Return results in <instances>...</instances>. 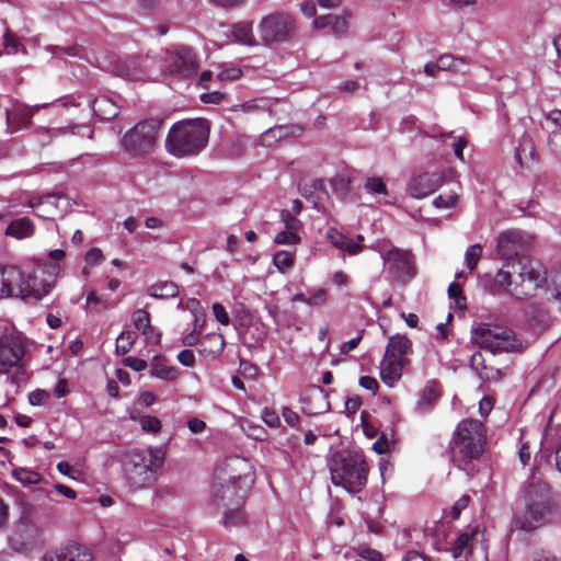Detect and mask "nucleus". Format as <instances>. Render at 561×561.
<instances>
[{
  "label": "nucleus",
  "instance_id": "e433bc0d",
  "mask_svg": "<svg viewBox=\"0 0 561 561\" xmlns=\"http://www.w3.org/2000/svg\"><path fill=\"white\" fill-rule=\"evenodd\" d=\"M245 522V515L243 511L238 506L232 510H227L224 513V526L228 529H231L233 527H238L242 525Z\"/></svg>",
  "mask_w": 561,
  "mask_h": 561
},
{
  "label": "nucleus",
  "instance_id": "2eb2a0df",
  "mask_svg": "<svg viewBox=\"0 0 561 561\" xmlns=\"http://www.w3.org/2000/svg\"><path fill=\"white\" fill-rule=\"evenodd\" d=\"M163 67L173 76L188 78L196 72L198 65L191 48L186 46H172L165 49Z\"/></svg>",
  "mask_w": 561,
  "mask_h": 561
},
{
  "label": "nucleus",
  "instance_id": "a878e982",
  "mask_svg": "<svg viewBox=\"0 0 561 561\" xmlns=\"http://www.w3.org/2000/svg\"><path fill=\"white\" fill-rule=\"evenodd\" d=\"M439 397V388L436 381H427L417 402H416V411L419 413H427L430 412L435 402Z\"/></svg>",
  "mask_w": 561,
  "mask_h": 561
},
{
  "label": "nucleus",
  "instance_id": "9d476101",
  "mask_svg": "<svg viewBox=\"0 0 561 561\" xmlns=\"http://www.w3.org/2000/svg\"><path fill=\"white\" fill-rule=\"evenodd\" d=\"M370 248L379 253L385 268L397 282L405 284L414 277L415 270L409 251L394 247L388 240H378Z\"/></svg>",
  "mask_w": 561,
  "mask_h": 561
},
{
  "label": "nucleus",
  "instance_id": "bb28decb",
  "mask_svg": "<svg viewBox=\"0 0 561 561\" xmlns=\"http://www.w3.org/2000/svg\"><path fill=\"white\" fill-rule=\"evenodd\" d=\"M90 107L94 115L102 119H110L118 114V107L106 95H101L92 100Z\"/></svg>",
  "mask_w": 561,
  "mask_h": 561
},
{
  "label": "nucleus",
  "instance_id": "8fccbe9b",
  "mask_svg": "<svg viewBox=\"0 0 561 561\" xmlns=\"http://www.w3.org/2000/svg\"><path fill=\"white\" fill-rule=\"evenodd\" d=\"M280 221L284 224L285 229L299 230L301 227L300 220H298L289 210L284 209L279 215Z\"/></svg>",
  "mask_w": 561,
  "mask_h": 561
},
{
  "label": "nucleus",
  "instance_id": "5701e85b",
  "mask_svg": "<svg viewBox=\"0 0 561 561\" xmlns=\"http://www.w3.org/2000/svg\"><path fill=\"white\" fill-rule=\"evenodd\" d=\"M7 283L9 299H21L24 301V291L25 278H24V264L22 265H7Z\"/></svg>",
  "mask_w": 561,
  "mask_h": 561
},
{
  "label": "nucleus",
  "instance_id": "0e129e2a",
  "mask_svg": "<svg viewBox=\"0 0 561 561\" xmlns=\"http://www.w3.org/2000/svg\"><path fill=\"white\" fill-rule=\"evenodd\" d=\"M125 365L135 371H142L148 367L147 362L138 357H127Z\"/></svg>",
  "mask_w": 561,
  "mask_h": 561
},
{
  "label": "nucleus",
  "instance_id": "a211bd4d",
  "mask_svg": "<svg viewBox=\"0 0 561 561\" xmlns=\"http://www.w3.org/2000/svg\"><path fill=\"white\" fill-rule=\"evenodd\" d=\"M92 551L84 545L69 540L43 554L42 561H93Z\"/></svg>",
  "mask_w": 561,
  "mask_h": 561
},
{
  "label": "nucleus",
  "instance_id": "dca6fc26",
  "mask_svg": "<svg viewBox=\"0 0 561 561\" xmlns=\"http://www.w3.org/2000/svg\"><path fill=\"white\" fill-rule=\"evenodd\" d=\"M219 479L247 491L254 482L253 467L251 462L240 456L228 457L219 469Z\"/></svg>",
  "mask_w": 561,
  "mask_h": 561
},
{
  "label": "nucleus",
  "instance_id": "09e8293b",
  "mask_svg": "<svg viewBox=\"0 0 561 561\" xmlns=\"http://www.w3.org/2000/svg\"><path fill=\"white\" fill-rule=\"evenodd\" d=\"M3 46L7 54H16L20 50L21 43L9 31L3 35Z\"/></svg>",
  "mask_w": 561,
  "mask_h": 561
},
{
  "label": "nucleus",
  "instance_id": "7c9ffc66",
  "mask_svg": "<svg viewBox=\"0 0 561 561\" xmlns=\"http://www.w3.org/2000/svg\"><path fill=\"white\" fill-rule=\"evenodd\" d=\"M438 70L453 71L466 73L468 71V64L462 58H455L451 55H443L436 60Z\"/></svg>",
  "mask_w": 561,
  "mask_h": 561
},
{
  "label": "nucleus",
  "instance_id": "f8f14e48",
  "mask_svg": "<svg viewBox=\"0 0 561 561\" xmlns=\"http://www.w3.org/2000/svg\"><path fill=\"white\" fill-rule=\"evenodd\" d=\"M445 551L450 553L453 559L465 556L467 561H488L484 534L479 526L459 534Z\"/></svg>",
  "mask_w": 561,
  "mask_h": 561
},
{
  "label": "nucleus",
  "instance_id": "de8ad7c7",
  "mask_svg": "<svg viewBox=\"0 0 561 561\" xmlns=\"http://www.w3.org/2000/svg\"><path fill=\"white\" fill-rule=\"evenodd\" d=\"M357 556L368 561H381L382 554L373 548L366 546H359L355 549Z\"/></svg>",
  "mask_w": 561,
  "mask_h": 561
},
{
  "label": "nucleus",
  "instance_id": "a18cd8bd",
  "mask_svg": "<svg viewBox=\"0 0 561 561\" xmlns=\"http://www.w3.org/2000/svg\"><path fill=\"white\" fill-rule=\"evenodd\" d=\"M133 321H134L135 328L139 332H141L142 330H146L147 328H149L151 325L149 313L142 309H138L134 312Z\"/></svg>",
  "mask_w": 561,
  "mask_h": 561
},
{
  "label": "nucleus",
  "instance_id": "20e7f679",
  "mask_svg": "<svg viewBox=\"0 0 561 561\" xmlns=\"http://www.w3.org/2000/svg\"><path fill=\"white\" fill-rule=\"evenodd\" d=\"M330 474L334 485L357 493L367 483L368 467L360 453H337L331 459Z\"/></svg>",
  "mask_w": 561,
  "mask_h": 561
},
{
  "label": "nucleus",
  "instance_id": "7ed1b4c3",
  "mask_svg": "<svg viewBox=\"0 0 561 561\" xmlns=\"http://www.w3.org/2000/svg\"><path fill=\"white\" fill-rule=\"evenodd\" d=\"M165 450L162 447L134 448L124 453L122 466L129 484L144 488L153 480L156 472L163 466Z\"/></svg>",
  "mask_w": 561,
  "mask_h": 561
},
{
  "label": "nucleus",
  "instance_id": "b1692460",
  "mask_svg": "<svg viewBox=\"0 0 561 561\" xmlns=\"http://www.w3.org/2000/svg\"><path fill=\"white\" fill-rule=\"evenodd\" d=\"M100 67L115 76L126 80H137L139 78L135 69V59L129 58L125 61H110L108 64H100Z\"/></svg>",
  "mask_w": 561,
  "mask_h": 561
},
{
  "label": "nucleus",
  "instance_id": "338daca9",
  "mask_svg": "<svg viewBox=\"0 0 561 561\" xmlns=\"http://www.w3.org/2000/svg\"><path fill=\"white\" fill-rule=\"evenodd\" d=\"M178 360L185 367H192L195 363L194 353L191 350H182L178 354Z\"/></svg>",
  "mask_w": 561,
  "mask_h": 561
},
{
  "label": "nucleus",
  "instance_id": "e2e57ef3",
  "mask_svg": "<svg viewBox=\"0 0 561 561\" xmlns=\"http://www.w3.org/2000/svg\"><path fill=\"white\" fill-rule=\"evenodd\" d=\"M141 334L145 336L146 343L148 344L157 345L160 343L161 333L151 325L146 330H142Z\"/></svg>",
  "mask_w": 561,
  "mask_h": 561
},
{
  "label": "nucleus",
  "instance_id": "cd10ccee",
  "mask_svg": "<svg viewBox=\"0 0 561 561\" xmlns=\"http://www.w3.org/2000/svg\"><path fill=\"white\" fill-rule=\"evenodd\" d=\"M313 25L318 30L331 27L332 32L336 36H342L347 28V23L345 19L333 14H327L317 18L313 21Z\"/></svg>",
  "mask_w": 561,
  "mask_h": 561
},
{
  "label": "nucleus",
  "instance_id": "412c9836",
  "mask_svg": "<svg viewBox=\"0 0 561 561\" xmlns=\"http://www.w3.org/2000/svg\"><path fill=\"white\" fill-rule=\"evenodd\" d=\"M327 240L331 245L351 256L358 255L363 251L362 244L346 237L335 228L328 229Z\"/></svg>",
  "mask_w": 561,
  "mask_h": 561
},
{
  "label": "nucleus",
  "instance_id": "72a5a7b5",
  "mask_svg": "<svg viewBox=\"0 0 561 561\" xmlns=\"http://www.w3.org/2000/svg\"><path fill=\"white\" fill-rule=\"evenodd\" d=\"M12 478L25 486L37 484L42 480V476L37 471L26 468L13 469Z\"/></svg>",
  "mask_w": 561,
  "mask_h": 561
},
{
  "label": "nucleus",
  "instance_id": "37998d69",
  "mask_svg": "<svg viewBox=\"0 0 561 561\" xmlns=\"http://www.w3.org/2000/svg\"><path fill=\"white\" fill-rule=\"evenodd\" d=\"M241 69L237 66H225L217 75L219 81H233L241 77Z\"/></svg>",
  "mask_w": 561,
  "mask_h": 561
},
{
  "label": "nucleus",
  "instance_id": "a19ab883",
  "mask_svg": "<svg viewBox=\"0 0 561 561\" xmlns=\"http://www.w3.org/2000/svg\"><path fill=\"white\" fill-rule=\"evenodd\" d=\"M366 192L370 194L386 195L387 187L380 178L371 176L368 178L364 185Z\"/></svg>",
  "mask_w": 561,
  "mask_h": 561
},
{
  "label": "nucleus",
  "instance_id": "f257e3e1",
  "mask_svg": "<svg viewBox=\"0 0 561 561\" xmlns=\"http://www.w3.org/2000/svg\"><path fill=\"white\" fill-rule=\"evenodd\" d=\"M531 237L520 230L503 231L496 239L497 254L505 260L494 275L492 290L513 300H527L540 290H550L548 272L537 260L515 261L530 244Z\"/></svg>",
  "mask_w": 561,
  "mask_h": 561
},
{
  "label": "nucleus",
  "instance_id": "6e6552de",
  "mask_svg": "<svg viewBox=\"0 0 561 561\" xmlns=\"http://www.w3.org/2000/svg\"><path fill=\"white\" fill-rule=\"evenodd\" d=\"M471 341L480 348L496 353L520 352L525 346L510 328L497 324H480L471 331Z\"/></svg>",
  "mask_w": 561,
  "mask_h": 561
},
{
  "label": "nucleus",
  "instance_id": "c9c22d12",
  "mask_svg": "<svg viewBox=\"0 0 561 561\" xmlns=\"http://www.w3.org/2000/svg\"><path fill=\"white\" fill-rule=\"evenodd\" d=\"M273 264L279 273L285 274L294 264V254L285 250H278L273 255Z\"/></svg>",
  "mask_w": 561,
  "mask_h": 561
},
{
  "label": "nucleus",
  "instance_id": "ea45409f",
  "mask_svg": "<svg viewBox=\"0 0 561 561\" xmlns=\"http://www.w3.org/2000/svg\"><path fill=\"white\" fill-rule=\"evenodd\" d=\"M134 344V333L131 332H122L116 339V352L118 354L125 355L129 352Z\"/></svg>",
  "mask_w": 561,
  "mask_h": 561
},
{
  "label": "nucleus",
  "instance_id": "4be33fe9",
  "mask_svg": "<svg viewBox=\"0 0 561 561\" xmlns=\"http://www.w3.org/2000/svg\"><path fill=\"white\" fill-rule=\"evenodd\" d=\"M404 365L405 363L385 355L379 366L382 382L390 388L394 387L402 376Z\"/></svg>",
  "mask_w": 561,
  "mask_h": 561
},
{
  "label": "nucleus",
  "instance_id": "052dcab7",
  "mask_svg": "<svg viewBox=\"0 0 561 561\" xmlns=\"http://www.w3.org/2000/svg\"><path fill=\"white\" fill-rule=\"evenodd\" d=\"M282 415L286 424L290 427H295L299 423L300 417L298 413L288 407L283 408Z\"/></svg>",
  "mask_w": 561,
  "mask_h": 561
},
{
  "label": "nucleus",
  "instance_id": "f3484780",
  "mask_svg": "<svg viewBox=\"0 0 561 561\" xmlns=\"http://www.w3.org/2000/svg\"><path fill=\"white\" fill-rule=\"evenodd\" d=\"M27 206L35 209L36 216L43 219H54L70 207L69 199L62 194H49L41 197H31Z\"/></svg>",
  "mask_w": 561,
  "mask_h": 561
},
{
  "label": "nucleus",
  "instance_id": "ddd939ff",
  "mask_svg": "<svg viewBox=\"0 0 561 561\" xmlns=\"http://www.w3.org/2000/svg\"><path fill=\"white\" fill-rule=\"evenodd\" d=\"M8 543L10 548L20 553H28L44 545L42 528L27 515L16 522Z\"/></svg>",
  "mask_w": 561,
  "mask_h": 561
},
{
  "label": "nucleus",
  "instance_id": "774afa93",
  "mask_svg": "<svg viewBox=\"0 0 561 561\" xmlns=\"http://www.w3.org/2000/svg\"><path fill=\"white\" fill-rule=\"evenodd\" d=\"M549 142L554 151L561 152V128L550 130Z\"/></svg>",
  "mask_w": 561,
  "mask_h": 561
},
{
  "label": "nucleus",
  "instance_id": "39448f33",
  "mask_svg": "<svg viewBox=\"0 0 561 561\" xmlns=\"http://www.w3.org/2000/svg\"><path fill=\"white\" fill-rule=\"evenodd\" d=\"M483 424L477 420L460 422L454 433L451 454L458 467L465 469L470 461L478 459L484 449Z\"/></svg>",
  "mask_w": 561,
  "mask_h": 561
},
{
  "label": "nucleus",
  "instance_id": "58836bf2",
  "mask_svg": "<svg viewBox=\"0 0 561 561\" xmlns=\"http://www.w3.org/2000/svg\"><path fill=\"white\" fill-rule=\"evenodd\" d=\"M298 230L284 229L275 236V243L285 245H296L300 242Z\"/></svg>",
  "mask_w": 561,
  "mask_h": 561
},
{
  "label": "nucleus",
  "instance_id": "6ab92c4d",
  "mask_svg": "<svg viewBox=\"0 0 561 561\" xmlns=\"http://www.w3.org/2000/svg\"><path fill=\"white\" fill-rule=\"evenodd\" d=\"M443 181L439 173H423L410 180L408 190L413 198L421 199L434 193Z\"/></svg>",
  "mask_w": 561,
  "mask_h": 561
},
{
  "label": "nucleus",
  "instance_id": "2f4dec72",
  "mask_svg": "<svg viewBox=\"0 0 561 561\" xmlns=\"http://www.w3.org/2000/svg\"><path fill=\"white\" fill-rule=\"evenodd\" d=\"M232 36L237 43L241 45L253 46L256 44L252 32V23L251 22H239L236 23L232 27Z\"/></svg>",
  "mask_w": 561,
  "mask_h": 561
},
{
  "label": "nucleus",
  "instance_id": "393cba45",
  "mask_svg": "<svg viewBox=\"0 0 561 561\" xmlns=\"http://www.w3.org/2000/svg\"><path fill=\"white\" fill-rule=\"evenodd\" d=\"M35 232V225L27 217L15 219L9 224L5 229V236L12 237L16 240L30 238Z\"/></svg>",
  "mask_w": 561,
  "mask_h": 561
},
{
  "label": "nucleus",
  "instance_id": "6e6d98bb",
  "mask_svg": "<svg viewBox=\"0 0 561 561\" xmlns=\"http://www.w3.org/2000/svg\"><path fill=\"white\" fill-rule=\"evenodd\" d=\"M49 399V393L42 389H36L28 394V402L32 405H42Z\"/></svg>",
  "mask_w": 561,
  "mask_h": 561
},
{
  "label": "nucleus",
  "instance_id": "473e14b6",
  "mask_svg": "<svg viewBox=\"0 0 561 561\" xmlns=\"http://www.w3.org/2000/svg\"><path fill=\"white\" fill-rule=\"evenodd\" d=\"M225 340L220 333H209L204 337L199 350L203 354L216 355L224 351Z\"/></svg>",
  "mask_w": 561,
  "mask_h": 561
},
{
  "label": "nucleus",
  "instance_id": "4468645a",
  "mask_svg": "<svg viewBox=\"0 0 561 561\" xmlns=\"http://www.w3.org/2000/svg\"><path fill=\"white\" fill-rule=\"evenodd\" d=\"M260 37L266 45L289 41L295 31L293 16L284 12H274L263 16L257 26Z\"/></svg>",
  "mask_w": 561,
  "mask_h": 561
},
{
  "label": "nucleus",
  "instance_id": "4c0bfd02",
  "mask_svg": "<svg viewBox=\"0 0 561 561\" xmlns=\"http://www.w3.org/2000/svg\"><path fill=\"white\" fill-rule=\"evenodd\" d=\"M482 255V247L478 243L470 245L465 252V263L469 271H473Z\"/></svg>",
  "mask_w": 561,
  "mask_h": 561
},
{
  "label": "nucleus",
  "instance_id": "864d4df0",
  "mask_svg": "<svg viewBox=\"0 0 561 561\" xmlns=\"http://www.w3.org/2000/svg\"><path fill=\"white\" fill-rule=\"evenodd\" d=\"M470 502V495L463 494L460 499H458L450 510V515L453 519H457L460 513L466 510Z\"/></svg>",
  "mask_w": 561,
  "mask_h": 561
},
{
  "label": "nucleus",
  "instance_id": "bf43d9fd",
  "mask_svg": "<svg viewBox=\"0 0 561 561\" xmlns=\"http://www.w3.org/2000/svg\"><path fill=\"white\" fill-rule=\"evenodd\" d=\"M211 308H213V313H214L216 320L220 324L228 325L230 323V318H229L225 307L221 304L215 302Z\"/></svg>",
  "mask_w": 561,
  "mask_h": 561
},
{
  "label": "nucleus",
  "instance_id": "49530a36",
  "mask_svg": "<svg viewBox=\"0 0 561 561\" xmlns=\"http://www.w3.org/2000/svg\"><path fill=\"white\" fill-rule=\"evenodd\" d=\"M140 426L145 432L158 433L161 430V421L152 415L142 416L140 420Z\"/></svg>",
  "mask_w": 561,
  "mask_h": 561
},
{
  "label": "nucleus",
  "instance_id": "c756f323",
  "mask_svg": "<svg viewBox=\"0 0 561 561\" xmlns=\"http://www.w3.org/2000/svg\"><path fill=\"white\" fill-rule=\"evenodd\" d=\"M151 376L164 380L174 381L178 378V369L165 364L160 357L156 356L150 365Z\"/></svg>",
  "mask_w": 561,
  "mask_h": 561
},
{
  "label": "nucleus",
  "instance_id": "4d7b16f0",
  "mask_svg": "<svg viewBox=\"0 0 561 561\" xmlns=\"http://www.w3.org/2000/svg\"><path fill=\"white\" fill-rule=\"evenodd\" d=\"M262 419L267 426L273 428L278 427L280 424L278 414L272 409L265 408L262 411Z\"/></svg>",
  "mask_w": 561,
  "mask_h": 561
},
{
  "label": "nucleus",
  "instance_id": "f704fd0d",
  "mask_svg": "<svg viewBox=\"0 0 561 561\" xmlns=\"http://www.w3.org/2000/svg\"><path fill=\"white\" fill-rule=\"evenodd\" d=\"M87 309L93 312H101L112 307L108 298L91 290L85 297Z\"/></svg>",
  "mask_w": 561,
  "mask_h": 561
},
{
  "label": "nucleus",
  "instance_id": "5fc2aeb1",
  "mask_svg": "<svg viewBox=\"0 0 561 561\" xmlns=\"http://www.w3.org/2000/svg\"><path fill=\"white\" fill-rule=\"evenodd\" d=\"M552 297L561 305V268L554 271L551 277Z\"/></svg>",
  "mask_w": 561,
  "mask_h": 561
},
{
  "label": "nucleus",
  "instance_id": "423d86ee",
  "mask_svg": "<svg viewBox=\"0 0 561 561\" xmlns=\"http://www.w3.org/2000/svg\"><path fill=\"white\" fill-rule=\"evenodd\" d=\"M524 497L526 510L517 523L519 528L529 531L542 525L551 514L550 488L533 477L524 490Z\"/></svg>",
  "mask_w": 561,
  "mask_h": 561
},
{
  "label": "nucleus",
  "instance_id": "13d9d810",
  "mask_svg": "<svg viewBox=\"0 0 561 561\" xmlns=\"http://www.w3.org/2000/svg\"><path fill=\"white\" fill-rule=\"evenodd\" d=\"M104 261V255L99 248H91L85 254V263L88 265H99Z\"/></svg>",
  "mask_w": 561,
  "mask_h": 561
},
{
  "label": "nucleus",
  "instance_id": "0eeeda50",
  "mask_svg": "<svg viewBox=\"0 0 561 561\" xmlns=\"http://www.w3.org/2000/svg\"><path fill=\"white\" fill-rule=\"evenodd\" d=\"M24 353L21 334L7 321H0V374L14 369L11 380L15 385L22 381L25 373L22 364Z\"/></svg>",
  "mask_w": 561,
  "mask_h": 561
},
{
  "label": "nucleus",
  "instance_id": "680f3d73",
  "mask_svg": "<svg viewBox=\"0 0 561 561\" xmlns=\"http://www.w3.org/2000/svg\"><path fill=\"white\" fill-rule=\"evenodd\" d=\"M202 328H203V323L198 324V322H195L194 330L183 337V344L186 346L195 345L199 339L201 333H202Z\"/></svg>",
  "mask_w": 561,
  "mask_h": 561
},
{
  "label": "nucleus",
  "instance_id": "79ce46f5",
  "mask_svg": "<svg viewBox=\"0 0 561 561\" xmlns=\"http://www.w3.org/2000/svg\"><path fill=\"white\" fill-rule=\"evenodd\" d=\"M328 301V290L324 288H317L312 294L308 296V307L321 308Z\"/></svg>",
  "mask_w": 561,
  "mask_h": 561
},
{
  "label": "nucleus",
  "instance_id": "c03bdc74",
  "mask_svg": "<svg viewBox=\"0 0 561 561\" xmlns=\"http://www.w3.org/2000/svg\"><path fill=\"white\" fill-rule=\"evenodd\" d=\"M458 202L457 194L438 195L433 199V205L437 209H449L453 208Z\"/></svg>",
  "mask_w": 561,
  "mask_h": 561
},
{
  "label": "nucleus",
  "instance_id": "c85d7f7f",
  "mask_svg": "<svg viewBox=\"0 0 561 561\" xmlns=\"http://www.w3.org/2000/svg\"><path fill=\"white\" fill-rule=\"evenodd\" d=\"M147 294L154 299H168L176 297L179 287L170 280H158L147 288Z\"/></svg>",
  "mask_w": 561,
  "mask_h": 561
},
{
  "label": "nucleus",
  "instance_id": "1a4fd4ad",
  "mask_svg": "<svg viewBox=\"0 0 561 561\" xmlns=\"http://www.w3.org/2000/svg\"><path fill=\"white\" fill-rule=\"evenodd\" d=\"M61 267L56 262H33L24 264V301H39L54 288Z\"/></svg>",
  "mask_w": 561,
  "mask_h": 561
},
{
  "label": "nucleus",
  "instance_id": "f03ea898",
  "mask_svg": "<svg viewBox=\"0 0 561 561\" xmlns=\"http://www.w3.org/2000/svg\"><path fill=\"white\" fill-rule=\"evenodd\" d=\"M208 137L209 126L205 119L178 122L169 130L165 147L172 156L184 158L201 152Z\"/></svg>",
  "mask_w": 561,
  "mask_h": 561
},
{
  "label": "nucleus",
  "instance_id": "9b49d317",
  "mask_svg": "<svg viewBox=\"0 0 561 561\" xmlns=\"http://www.w3.org/2000/svg\"><path fill=\"white\" fill-rule=\"evenodd\" d=\"M159 126L154 119L137 123L122 136L121 148L131 158L144 157L156 145Z\"/></svg>",
  "mask_w": 561,
  "mask_h": 561
},
{
  "label": "nucleus",
  "instance_id": "603ef678",
  "mask_svg": "<svg viewBox=\"0 0 561 561\" xmlns=\"http://www.w3.org/2000/svg\"><path fill=\"white\" fill-rule=\"evenodd\" d=\"M263 106H265V102L263 100H250L242 104L234 105L232 107V111H234V112L242 111V112L251 113L259 108H262Z\"/></svg>",
  "mask_w": 561,
  "mask_h": 561
},
{
  "label": "nucleus",
  "instance_id": "3c124183",
  "mask_svg": "<svg viewBox=\"0 0 561 561\" xmlns=\"http://www.w3.org/2000/svg\"><path fill=\"white\" fill-rule=\"evenodd\" d=\"M448 296L455 299L456 305L463 309L466 308V298L461 295V287L457 283H451L448 286Z\"/></svg>",
  "mask_w": 561,
  "mask_h": 561
},
{
  "label": "nucleus",
  "instance_id": "69168bd1",
  "mask_svg": "<svg viewBox=\"0 0 561 561\" xmlns=\"http://www.w3.org/2000/svg\"><path fill=\"white\" fill-rule=\"evenodd\" d=\"M224 96L225 94L219 91L206 92L201 95V101L206 104H218Z\"/></svg>",
  "mask_w": 561,
  "mask_h": 561
},
{
  "label": "nucleus",
  "instance_id": "aec40b11",
  "mask_svg": "<svg viewBox=\"0 0 561 561\" xmlns=\"http://www.w3.org/2000/svg\"><path fill=\"white\" fill-rule=\"evenodd\" d=\"M410 354H412V342L409 337L399 333L389 337L386 356L407 363Z\"/></svg>",
  "mask_w": 561,
  "mask_h": 561
}]
</instances>
